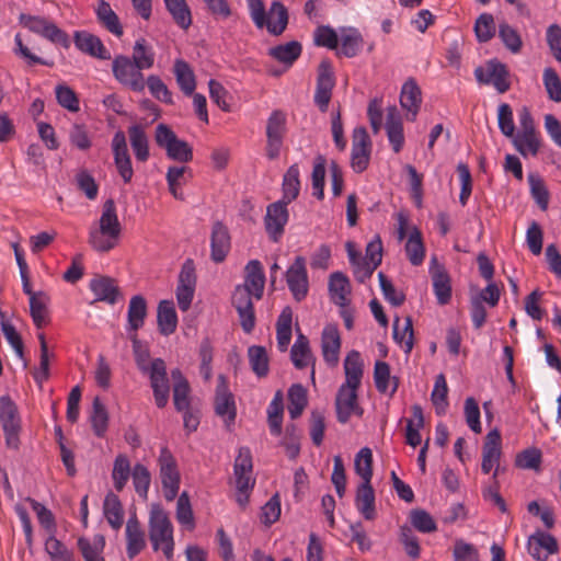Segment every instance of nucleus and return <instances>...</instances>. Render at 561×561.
Listing matches in <instances>:
<instances>
[{
	"label": "nucleus",
	"mask_w": 561,
	"mask_h": 561,
	"mask_svg": "<svg viewBox=\"0 0 561 561\" xmlns=\"http://www.w3.org/2000/svg\"><path fill=\"white\" fill-rule=\"evenodd\" d=\"M265 275L260 261L251 260L245 265V278L242 285L236 286L231 302L239 316L242 330L250 334L255 328V312L252 297H263Z\"/></svg>",
	"instance_id": "1"
},
{
	"label": "nucleus",
	"mask_w": 561,
	"mask_h": 561,
	"mask_svg": "<svg viewBox=\"0 0 561 561\" xmlns=\"http://www.w3.org/2000/svg\"><path fill=\"white\" fill-rule=\"evenodd\" d=\"M250 16L257 28L266 27L273 36L282 35L288 25V11L280 1L271 3L266 13L263 0H247Z\"/></svg>",
	"instance_id": "2"
},
{
	"label": "nucleus",
	"mask_w": 561,
	"mask_h": 561,
	"mask_svg": "<svg viewBox=\"0 0 561 561\" xmlns=\"http://www.w3.org/2000/svg\"><path fill=\"white\" fill-rule=\"evenodd\" d=\"M149 539L154 551L161 549L168 560H172L174 550L173 527L167 512L160 505H153L149 516Z\"/></svg>",
	"instance_id": "3"
},
{
	"label": "nucleus",
	"mask_w": 561,
	"mask_h": 561,
	"mask_svg": "<svg viewBox=\"0 0 561 561\" xmlns=\"http://www.w3.org/2000/svg\"><path fill=\"white\" fill-rule=\"evenodd\" d=\"M156 144L165 150L171 160L186 163L193 159V149L185 140L179 139L175 133L165 124H159L154 133Z\"/></svg>",
	"instance_id": "4"
},
{
	"label": "nucleus",
	"mask_w": 561,
	"mask_h": 561,
	"mask_svg": "<svg viewBox=\"0 0 561 561\" xmlns=\"http://www.w3.org/2000/svg\"><path fill=\"white\" fill-rule=\"evenodd\" d=\"M142 69L131 61L129 56L117 55L112 62V72L117 82L134 92H142L146 78Z\"/></svg>",
	"instance_id": "5"
},
{
	"label": "nucleus",
	"mask_w": 561,
	"mask_h": 561,
	"mask_svg": "<svg viewBox=\"0 0 561 561\" xmlns=\"http://www.w3.org/2000/svg\"><path fill=\"white\" fill-rule=\"evenodd\" d=\"M19 22L30 32L37 34L54 44H59L64 48H69L70 46L68 34L45 16L21 13Z\"/></svg>",
	"instance_id": "6"
},
{
	"label": "nucleus",
	"mask_w": 561,
	"mask_h": 561,
	"mask_svg": "<svg viewBox=\"0 0 561 561\" xmlns=\"http://www.w3.org/2000/svg\"><path fill=\"white\" fill-rule=\"evenodd\" d=\"M0 423L5 436L7 447L18 449L20 446L21 419L16 404L9 396L0 398Z\"/></svg>",
	"instance_id": "7"
},
{
	"label": "nucleus",
	"mask_w": 561,
	"mask_h": 561,
	"mask_svg": "<svg viewBox=\"0 0 561 561\" xmlns=\"http://www.w3.org/2000/svg\"><path fill=\"white\" fill-rule=\"evenodd\" d=\"M160 479L167 501H173L180 489V472L178 463L168 447H162L158 458Z\"/></svg>",
	"instance_id": "8"
},
{
	"label": "nucleus",
	"mask_w": 561,
	"mask_h": 561,
	"mask_svg": "<svg viewBox=\"0 0 561 561\" xmlns=\"http://www.w3.org/2000/svg\"><path fill=\"white\" fill-rule=\"evenodd\" d=\"M286 114L280 110L271 113L266 124V156L270 160L279 157L286 135Z\"/></svg>",
	"instance_id": "9"
},
{
	"label": "nucleus",
	"mask_w": 561,
	"mask_h": 561,
	"mask_svg": "<svg viewBox=\"0 0 561 561\" xmlns=\"http://www.w3.org/2000/svg\"><path fill=\"white\" fill-rule=\"evenodd\" d=\"M334 85L335 77L332 64L329 59H323L318 66L317 85L313 99L314 104L322 113H325L329 108Z\"/></svg>",
	"instance_id": "10"
},
{
	"label": "nucleus",
	"mask_w": 561,
	"mask_h": 561,
	"mask_svg": "<svg viewBox=\"0 0 561 561\" xmlns=\"http://www.w3.org/2000/svg\"><path fill=\"white\" fill-rule=\"evenodd\" d=\"M371 140L365 127L354 128L352 135L351 167L357 172H364L369 164Z\"/></svg>",
	"instance_id": "11"
},
{
	"label": "nucleus",
	"mask_w": 561,
	"mask_h": 561,
	"mask_svg": "<svg viewBox=\"0 0 561 561\" xmlns=\"http://www.w3.org/2000/svg\"><path fill=\"white\" fill-rule=\"evenodd\" d=\"M474 76L478 82L492 84L499 93H505L511 88L507 67L495 59L486 64L485 70L482 67H478L474 70Z\"/></svg>",
	"instance_id": "12"
},
{
	"label": "nucleus",
	"mask_w": 561,
	"mask_h": 561,
	"mask_svg": "<svg viewBox=\"0 0 561 561\" xmlns=\"http://www.w3.org/2000/svg\"><path fill=\"white\" fill-rule=\"evenodd\" d=\"M359 386L343 383L336 393L335 410L337 421L345 424L350 421L352 414L362 416L363 409L357 403V389Z\"/></svg>",
	"instance_id": "13"
},
{
	"label": "nucleus",
	"mask_w": 561,
	"mask_h": 561,
	"mask_svg": "<svg viewBox=\"0 0 561 561\" xmlns=\"http://www.w3.org/2000/svg\"><path fill=\"white\" fill-rule=\"evenodd\" d=\"M147 374L149 375L156 405L162 409L168 404L170 394V385L164 360L162 358H154Z\"/></svg>",
	"instance_id": "14"
},
{
	"label": "nucleus",
	"mask_w": 561,
	"mask_h": 561,
	"mask_svg": "<svg viewBox=\"0 0 561 561\" xmlns=\"http://www.w3.org/2000/svg\"><path fill=\"white\" fill-rule=\"evenodd\" d=\"M196 286V274L193 260H186L179 274V284L176 287V300L182 311H187L191 307Z\"/></svg>",
	"instance_id": "15"
},
{
	"label": "nucleus",
	"mask_w": 561,
	"mask_h": 561,
	"mask_svg": "<svg viewBox=\"0 0 561 561\" xmlns=\"http://www.w3.org/2000/svg\"><path fill=\"white\" fill-rule=\"evenodd\" d=\"M287 205L288 203L278 201L270 204L266 208L264 226L273 242H278L284 233V228L289 218Z\"/></svg>",
	"instance_id": "16"
},
{
	"label": "nucleus",
	"mask_w": 561,
	"mask_h": 561,
	"mask_svg": "<svg viewBox=\"0 0 561 561\" xmlns=\"http://www.w3.org/2000/svg\"><path fill=\"white\" fill-rule=\"evenodd\" d=\"M286 282L295 300L301 301L306 298L309 290V282L304 256L295 257L294 263L286 272Z\"/></svg>",
	"instance_id": "17"
},
{
	"label": "nucleus",
	"mask_w": 561,
	"mask_h": 561,
	"mask_svg": "<svg viewBox=\"0 0 561 561\" xmlns=\"http://www.w3.org/2000/svg\"><path fill=\"white\" fill-rule=\"evenodd\" d=\"M112 151L118 174L125 183H129L133 179L134 170L124 131L118 130L114 134Z\"/></svg>",
	"instance_id": "18"
},
{
	"label": "nucleus",
	"mask_w": 561,
	"mask_h": 561,
	"mask_svg": "<svg viewBox=\"0 0 561 561\" xmlns=\"http://www.w3.org/2000/svg\"><path fill=\"white\" fill-rule=\"evenodd\" d=\"M252 455L248 447L239 448L238 456L234 459L233 476L237 490H252L255 480L252 478Z\"/></svg>",
	"instance_id": "19"
},
{
	"label": "nucleus",
	"mask_w": 561,
	"mask_h": 561,
	"mask_svg": "<svg viewBox=\"0 0 561 561\" xmlns=\"http://www.w3.org/2000/svg\"><path fill=\"white\" fill-rule=\"evenodd\" d=\"M231 249V237L222 221H215L210 233V259L215 263L226 260Z\"/></svg>",
	"instance_id": "20"
},
{
	"label": "nucleus",
	"mask_w": 561,
	"mask_h": 561,
	"mask_svg": "<svg viewBox=\"0 0 561 561\" xmlns=\"http://www.w3.org/2000/svg\"><path fill=\"white\" fill-rule=\"evenodd\" d=\"M502 456V437L497 428L490 431L482 447L481 470L488 474L500 462Z\"/></svg>",
	"instance_id": "21"
},
{
	"label": "nucleus",
	"mask_w": 561,
	"mask_h": 561,
	"mask_svg": "<svg viewBox=\"0 0 561 561\" xmlns=\"http://www.w3.org/2000/svg\"><path fill=\"white\" fill-rule=\"evenodd\" d=\"M73 42L76 47L92 57L107 60L111 58L110 51L106 49L100 37L87 31H76L73 33Z\"/></svg>",
	"instance_id": "22"
},
{
	"label": "nucleus",
	"mask_w": 561,
	"mask_h": 561,
	"mask_svg": "<svg viewBox=\"0 0 561 561\" xmlns=\"http://www.w3.org/2000/svg\"><path fill=\"white\" fill-rule=\"evenodd\" d=\"M529 554L539 561H547L549 554L558 552L557 539L545 531H536L528 539Z\"/></svg>",
	"instance_id": "23"
},
{
	"label": "nucleus",
	"mask_w": 561,
	"mask_h": 561,
	"mask_svg": "<svg viewBox=\"0 0 561 561\" xmlns=\"http://www.w3.org/2000/svg\"><path fill=\"white\" fill-rule=\"evenodd\" d=\"M126 553L129 560L136 558L147 546L146 534L136 515L126 523Z\"/></svg>",
	"instance_id": "24"
},
{
	"label": "nucleus",
	"mask_w": 561,
	"mask_h": 561,
	"mask_svg": "<svg viewBox=\"0 0 561 561\" xmlns=\"http://www.w3.org/2000/svg\"><path fill=\"white\" fill-rule=\"evenodd\" d=\"M321 348L324 360L330 366H336L341 348V336L336 325L324 327L321 336Z\"/></svg>",
	"instance_id": "25"
},
{
	"label": "nucleus",
	"mask_w": 561,
	"mask_h": 561,
	"mask_svg": "<svg viewBox=\"0 0 561 561\" xmlns=\"http://www.w3.org/2000/svg\"><path fill=\"white\" fill-rule=\"evenodd\" d=\"M432 280L437 302L442 306L447 305L451 299L450 277L446 270L437 264L436 257L432 261Z\"/></svg>",
	"instance_id": "26"
},
{
	"label": "nucleus",
	"mask_w": 561,
	"mask_h": 561,
	"mask_svg": "<svg viewBox=\"0 0 561 561\" xmlns=\"http://www.w3.org/2000/svg\"><path fill=\"white\" fill-rule=\"evenodd\" d=\"M219 379L221 383L216 389L215 412L224 417L227 424H230L234 422L237 415L236 403L233 394L228 391L225 385L224 376H219Z\"/></svg>",
	"instance_id": "27"
},
{
	"label": "nucleus",
	"mask_w": 561,
	"mask_h": 561,
	"mask_svg": "<svg viewBox=\"0 0 561 561\" xmlns=\"http://www.w3.org/2000/svg\"><path fill=\"white\" fill-rule=\"evenodd\" d=\"M400 104L407 110L411 117L410 121H415L422 104V91L414 78H409L402 85L400 94Z\"/></svg>",
	"instance_id": "28"
},
{
	"label": "nucleus",
	"mask_w": 561,
	"mask_h": 561,
	"mask_svg": "<svg viewBox=\"0 0 561 561\" xmlns=\"http://www.w3.org/2000/svg\"><path fill=\"white\" fill-rule=\"evenodd\" d=\"M89 287L94 294V301H104L114 305L121 295L119 288L115 280L108 276H98L91 279Z\"/></svg>",
	"instance_id": "29"
},
{
	"label": "nucleus",
	"mask_w": 561,
	"mask_h": 561,
	"mask_svg": "<svg viewBox=\"0 0 561 561\" xmlns=\"http://www.w3.org/2000/svg\"><path fill=\"white\" fill-rule=\"evenodd\" d=\"M329 293L331 300L340 307H347L351 285L347 276L342 272H334L329 278Z\"/></svg>",
	"instance_id": "30"
},
{
	"label": "nucleus",
	"mask_w": 561,
	"mask_h": 561,
	"mask_svg": "<svg viewBox=\"0 0 561 561\" xmlns=\"http://www.w3.org/2000/svg\"><path fill=\"white\" fill-rule=\"evenodd\" d=\"M302 45L298 41H290L285 44L276 45L268 49V56L289 68L300 57Z\"/></svg>",
	"instance_id": "31"
},
{
	"label": "nucleus",
	"mask_w": 561,
	"mask_h": 561,
	"mask_svg": "<svg viewBox=\"0 0 561 561\" xmlns=\"http://www.w3.org/2000/svg\"><path fill=\"white\" fill-rule=\"evenodd\" d=\"M355 505L367 520L376 517L375 491L370 482H362L356 491Z\"/></svg>",
	"instance_id": "32"
},
{
	"label": "nucleus",
	"mask_w": 561,
	"mask_h": 561,
	"mask_svg": "<svg viewBox=\"0 0 561 561\" xmlns=\"http://www.w3.org/2000/svg\"><path fill=\"white\" fill-rule=\"evenodd\" d=\"M157 321L159 332L162 335H170L175 332L178 316L172 300H161L158 305Z\"/></svg>",
	"instance_id": "33"
},
{
	"label": "nucleus",
	"mask_w": 561,
	"mask_h": 561,
	"mask_svg": "<svg viewBox=\"0 0 561 561\" xmlns=\"http://www.w3.org/2000/svg\"><path fill=\"white\" fill-rule=\"evenodd\" d=\"M173 73L180 90L186 96L193 95L196 89V77L190 64L183 59H176L173 65Z\"/></svg>",
	"instance_id": "34"
},
{
	"label": "nucleus",
	"mask_w": 561,
	"mask_h": 561,
	"mask_svg": "<svg viewBox=\"0 0 561 561\" xmlns=\"http://www.w3.org/2000/svg\"><path fill=\"white\" fill-rule=\"evenodd\" d=\"M99 23L110 33L121 37L124 33L118 15L112 10L108 2L100 0L95 9Z\"/></svg>",
	"instance_id": "35"
},
{
	"label": "nucleus",
	"mask_w": 561,
	"mask_h": 561,
	"mask_svg": "<svg viewBox=\"0 0 561 561\" xmlns=\"http://www.w3.org/2000/svg\"><path fill=\"white\" fill-rule=\"evenodd\" d=\"M128 136L136 159L146 162L149 159V140L144 126L135 124L128 127Z\"/></svg>",
	"instance_id": "36"
},
{
	"label": "nucleus",
	"mask_w": 561,
	"mask_h": 561,
	"mask_svg": "<svg viewBox=\"0 0 561 561\" xmlns=\"http://www.w3.org/2000/svg\"><path fill=\"white\" fill-rule=\"evenodd\" d=\"M147 301L141 295H135L130 298L127 311L129 330L136 332L139 330L147 317Z\"/></svg>",
	"instance_id": "37"
},
{
	"label": "nucleus",
	"mask_w": 561,
	"mask_h": 561,
	"mask_svg": "<svg viewBox=\"0 0 561 561\" xmlns=\"http://www.w3.org/2000/svg\"><path fill=\"white\" fill-rule=\"evenodd\" d=\"M99 229H101L102 232H107V234H112V237L119 238L121 236L122 227L116 214V206L113 199H107L103 204Z\"/></svg>",
	"instance_id": "38"
},
{
	"label": "nucleus",
	"mask_w": 561,
	"mask_h": 561,
	"mask_svg": "<svg viewBox=\"0 0 561 561\" xmlns=\"http://www.w3.org/2000/svg\"><path fill=\"white\" fill-rule=\"evenodd\" d=\"M163 2L167 11L179 27L187 30L192 25V12L186 0H163Z\"/></svg>",
	"instance_id": "39"
},
{
	"label": "nucleus",
	"mask_w": 561,
	"mask_h": 561,
	"mask_svg": "<svg viewBox=\"0 0 561 561\" xmlns=\"http://www.w3.org/2000/svg\"><path fill=\"white\" fill-rule=\"evenodd\" d=\"M103 511L112 528L119 529L124 523V511L119 497L113 492L106 494Z\"/></svg>",
	"instance_id": "40"
},
{
	"label": "nucleus",
	"mask_w": 561,
	"mask_h": 561,
	"mask_svg": "<svg viewBox=\"0 0 561 561\" xmlns=\"http://www.w3.org/2000/svg\"><path fill=\"white\" fill-rule=\"evenodd\" d=\"M48 301L49 297L44 291H37V296L32 295L30 299V313L37 329H42L49 321L47 309Z\"/></svg>",
	"instance_id": "41"
},
{
	"label": "nucleus",
	"mask_w": 561,
	"mask_h": 561,
	"mask_svg": "<svg viewBox=\"0 0 561 561\" xmlns=\"http://www.w3.org/2000/svg\"><path fill=\"white\" fill-rule=\"evenodd\" d=\"M293 311L289 307L283 309L276 322V337L279 351L285 352L291 340Z\"/></svg>",
	"instance_id": "42"
},
{
	"label": "nucleus",
	"mask_w": 561,
	"mask_h": 561,
	"mask_svg": "<svg viewBox=\"0 0 561 561\" xmlns=\"http://www.w3.org/2000/svg\"><path fill=\"white\" fill-rule=\"evenodd\" d=\"M290 358L293 360L294 366L298 369H304L311 362H314L309 346V341L305 335H298L296 342L291 346Z\"/></svg>",
	"instance_id": "43"
},
{
	"label": "nucleus",
	"mask_w": 561,
	"mask_h": 561,
	"mask_svg": "<svg viewBox=\"0 0 561 561\" xmlns=\"http://www.w3.org/2000/svg\"><path fill=\"white\" fill-rule=\"evenodd\" d=\"M363 360L359 352L351 351L344 359L345 382L353 386H360L363 377Z\"/></svg>",
	"instance_id": "44"
},
{
	"label": "nucleus",
	"mask_w": 561,
	"mask_h": 561,
	"mask_svg": "<svg viewBox=\"0 0 561 561\" xmlns=\"http://www.w3.org/2000/svg\"><path fill=\"white\" fill-rule=\"evenodd\" d=\"M130 59L142 70H148L153 67L154 51L146 38L140 37L135 42Z\"/></svg>",
	"instance_id": "45"
},
{
	"label": "nucleus",
	"mask_w": 561,
	"mask_h": 561,
	"mask_svg": "<svg viewBox=\"0 0 561 561\" xmlns=\"http://www.w3.org/2000/svg\"><path fill=\"white\" fill-rule=\"evenodd\" d=\"M131 471L133 469L130 468L128 457L125 454H118L114 460L112 470V480L117 492L123 491L131 476Z\"/></svg>",
	"instance_id": "46"
},
{
	"label": "nucleus",
	"mask_w": 561,
	"mask_h": 561,
	"mask_svg": "<svg viewBox=\"0 0 561 561\" xmlns=\"http://www.w3.org/2000/svg\"><path fill=\"white\" fill-rule=\"evenodd\" d=\"M248 357L253 373L259 377H266L270 371V359L264 346L252 345L248 348Z\"/></svg>",
	"instance_id": "47"
},
{
	"label": "nucleus",
	"mask_w": 561,
	"mask_h": 561,
	"mask_svg": "<svg viewBox=\"0 0 561 561\" xmlns=\"http://www.w3.org/2000/svg\"><path fill=\"white\" fill-rule=\"evenodd\" d=\"M90 422L94 434L104 437L108 427V413L99 397L93 399Z\"/></svg>",
	"instance_id": "48"
},
{
	"label": "nucleus",
	"mask_w": 561,
	"mask_h": 561,
	"mask_svg": "<svg viewBox=\"0 0 561 561\" xmlns=\"http://www.w3.org/2000/svg\"><path fill=\"white\" fill-rule=\"evenodd\" d=\"M374 380L376 389L386 393L389 389L390 381H392L391 394L398 389V378L390 376V366L386 362L377 360L374 368Z\"/></svg>",
	"instance_id": "49"
},
{
	"label": "nucleus",
	"mask_w": 561,
	"mask_h": 561,
	"mask_svg": "<svg viewBox=\"0 0 561 561\" xmlns=\"http://www.w3.org/2000/svg\"><path fill=\"white\" fill-rule=\"evenodd\" d=\"M299 168L298 164L290 165L283 178V199L285 203H291L295 201L300 191V181H299Z\"/></svg>",
	"instance_id": "50"
},
{
	"label": "nucleus",
	"mask_w": 561,
	"mask_h": 561,
	"mask_svg": "<svg viewBox=\"0 0 561 561\" xmlns=\"http://www.w3.org/2000/svg\"><path fill=\"white\" fill-rule=\"evenodd\" d=\"M399 323L400 318L397 317L393 322V339L403 348L405 354H410L413 348L414 339L412 319L407 317L402 329H400Z\"/></svg>",
	"instance_id": "51"
},
{
	"label": "nucleus",
	"mask_w": 561,
	"mask_h": 561,
	"mask_svg": "<svg viewBox=\"0 0 561 561\" xmlns=\"http://www.w3.org/2000/svg\"><path fill=\"white\" fill-rule=\"evenodd\" d=\"M405 252L412 265H421L425 256V248L422 241L421 231L414 228L405 243Z\"/></svg>",
	"instance_id": "52"
},
{
	"label": "nucleus",
	"mask_w": 561,
	"mask_h": 561,
	"mask_svg": "<svg viewBox=\"0 0 561 561\" xmlns=\"http://www.w3.org/2000/svg\"><path fill=\"white\" fill-rule=\"evenodd\" d=\"M363 46V37L357 30L350 28L342 33L340 54L352 58L355 57Z\"/></svg>",
	"instance_id": "53"
},
{
	"label": "nucleus",
	"mask_w": 561,
	"mask_h": 561,
	"mask_svg": "<svg viewBox=\"0 0 561 561\" xmlns=\"http://www.w3.org/2000/svg\"><path fill=\"white\" fill-rule=\"evenodd\" d=\"M513 144L516 150L524 157L528 154L536 156L540 148V139L537 133H518L513 138Z\"/></svg>",
	"instance_id": "54"
},
{
	"label": "nucleus",
	"mask_w": 561,
	"mask_h": 561,
	"mask_svg": "<svg viewBox=\"0 0 561 561\" xmlns=\"http://www.w3.org/2000/svg\"><path fill=\"white\" fill-rule=\"evenodd\" d=\"M130 477L133 479V484H134L136 493L140 497L146 500L148 496V491H149V486H150V482H151V474H150L148 468L145 465L137 462L133 467Z\"/></svg>",
	"instance_id": "55"
},
{
	"label": "nucleus",
	"mask_w": 561,
	"mask_h": 561,
	"mask_svg": "<svg viewBox=\"0 0 561 561\" xmlns=\"http://www.w3.org/2000/svg\"><path fill=\"white\" fill-rule=\"evenodd\" d=\"M118 237H112L107 232H102L101 229H91L89 233V244L100 253H106L114 249L118 243Z\"/></svg>",
	"instance_id": "56"
},
{
	"label": "nucleus",
	"mask_w": 561,
	"mask_h": 561,
	"mask_svg": "<svg viewBox=\"0 0 561 561\" xmlns=\"http://www.w3.org/2000/svg\"><path fill=\"white\" fill-rule=\"evenodd\" d=\"M301 432L294 423L287 424L282 446L285 447L286 454L290 459H296L300 453Z\"/></svg>",
	"instance_id": "57"
},
{
	"label": "nucleus",
	"mask_w": 561,
	"mask_h": 561,
	"mask_svg": "<svg viewBox=\"0 0 561 561\" xmlns=\"http://www.w3.org/2000/svg\"><path fill=\"white\" fill-rule=\"evenodd\" d=\"M355 472L362 478L363 482H370L373 478V453L368 447L362 448L354 461Z\"/></svg>",
	"instance_id": "58"
},
{
	"label": "nucleus",
	"mask_w": 561,
	"mask_h": 561,
	"mask_svg": "<svg viewBox=\"0 0 561 561\" xmlns=\"http://www.w3.org/2000/svg\"><path fill=\"white\" fill-rule=\"evenodd\" d=\"M499 37L511 53L518 54L522 50L523 41L519 33L506 22L500 23Z\"/></svg>",
	"instance_id": "59"
},
{
	"label": "nucleus",
	"mask_w": 561,
	"mask_h": 561,
	"mask_svg": "<svg viewBox=\"0 0 561 561\" xmlns=\"http://www.w3.org/2000/svg\"><path fill=\"white\" fill-rule=\"evenodd\" d=\"M448 387L443 374H439L435 379L434 389L431 394V400L436 409L437 414H444L448 407L447 401Z\"/></svg>",
	"instance_id": "60"
},
{
	"label": "nucleus",
	"mask_w": 561,
	"mask_h": 561,
	"mask_svg": "<svg viewBox=\"0 0 561 561\" xmlns=\"http://www.w3.org/2000/svg\"><path fill=\"white\" fill-rule=\"evenodd\" d=\"M496 27L493 15L482 13L474 23V32L480 43L489 42L495 34Z\"/></svg>",
	"instance_id": "61"
},
{
	"label": "nucleus",
	"mask_w": 561,
	"mask_h": 561,
	"mask_svg": "<svg viewBox=\"0 0 561 561\" xmlns=\"http://www.w3.org/2000/svg\"><path fill=\"white\" fill-rule=\"evenodd\" d=\"M146 85L154 99L165 104H173L172 93L159 76L150 75L146 78Z\"/></svg>",
	"instance_id": "62"
},
{
	"label": "nucleus",
	"mask_w": 561,
	"mask_h": 561,
	"mask_svg": "<svg viewBox=\"0 0 561 561\" xmlns=\"http://www.w3.org/2000/svg\"><path fill=\"white\" fill-rule=\"evenodd\" d=\"M412 526L424 534L433 533L437 529L436 522L425 510L415 508L410 513Z\"/></svg>",
	"instance_id": "63"
},
{
	"label": "nucleus",
	"mask_w": 561,
	"mask_h": 561,
	"mask_svg": "<svg viewBox=\"0 0 561 561\" xmlns=\"http://www.w3.org/2000/svg\"><path fill=\"white\" fill-rule=\"evenodd\" d=\"M542 454L538 448H527L517 454L515 466L520 469H531L539 471Z\"/></svg>",
	"instance_id": "64"
}]
</instances>
